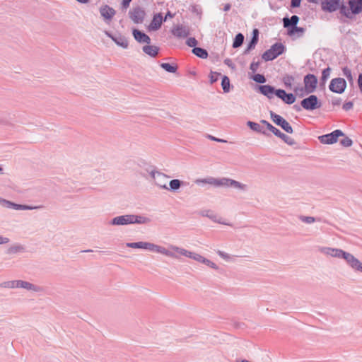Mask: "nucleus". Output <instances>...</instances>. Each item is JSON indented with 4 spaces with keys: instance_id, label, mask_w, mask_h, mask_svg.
Returning <instances> with one entry per match:
<instances>
[{
    "instance_id": "nucleus-41",
    "label": "nucleus",
    "mask_w": 362,
    "mask_h": 362,
    "mask_svg": "<svg viewBox=\"0 0 362 362\" xmlns=\"http://www.w3.org/2000/svg\"><path fill=\"white\" fill-rule=\"evenodd\" d=\"M342 72H343V74L344 76H345L347 79L349 80V82H353V76H352V74H351V70L347 67V66H345L342 69Z\"/></svg>"
},
{
    "instance_id": "nucleus-22",
    "label": "nucleus",
    "mask_w": 362,
    "mask_h": 362,
    "mask_svg": "<svg viewBox=\"0 0 362 362\" xmlns=\"http://www.w3.org/2000/svg\"><path fill=\"white\" fill-rule=\"evenodd\" d=\"M257 89L259 93L269 99H272L274 97L275 88L270 85H259L257 86Z\"/></svg>"
},
{
    "instance_id": "nucleus-54",
    "label": "nucleus",
    "mask_w": 362,
    "mask_h": 362,
    "mask_svg": "<svg viewBox=\"0 0 362 362\" xmlns=\"http://www.w3.org/2000/svg\"><path fill=\"white\" fill-rule=\"evenodd\" d=\"M353 106H354L353 103L351 101H349V102L345 103L343 105V109L346 111H349L353 108Z\"/></svg>"
},
{
    "instance_id": "nucleus-23",
    "label": "nucleus",
    "mask_w": 362,
    "mask_h": 362,
    "mask_svg": "<svg viewBox=\"0 0 362 362\" xmlns=\"http://www.w3.org/2000/svg\"><path fill=\"white\" fill-rule=\"evenodd\" d=\"M163 21V18L160 13L155 14L149 25V30L153 31L158 30L161 27Z\"/></svg>"
},
{
    "instance_id": "nucleus-57",
    "label": "nucleus",
    "mask_w": 362,
    "mask_h": 362,
    "mask_svg": "<svg viewBox=\"0 0 362 362\" xmlns=\"http://www.w3.org/2000/svg\"><path fill=\"white\" fill-rule=\"evenodd\" d=\"M208 137L211 141H215L221 142V143H226V142H227L226 140H224V139H218V138H216V137H215L214 136H211V135H209Z\"/></svg>"
},
{
    "instance_id": "nucleus-33",
    "label": "nucleus",
    "mask_w": 362,
    "mask_h": 362,
    "mask_svg": "<svg viewBox=\"0 0 362 362\" xmlns=\"http://www.w3.org/2000/svg\"><path fill=\"white\" fill-rule=\"evenodd\" d=\"M305 32V29L304 28L296 26L294 28H291V29L288 30V35L293 36L297 33L299 34L298 37H301Z\"/></svg>"
},
{
    "instance_id": "nucleus-5",
    "label": "nucleus",
    "mask_w": 362,
    "mask_h": 362,
    "mask_svg": "<svg viewBox=\"0 0 362 362\" xmlns=\"http://www.w3.org/2000/svg\"><path fill=\"white\" fill-rule=\"evenodd\" d=\"M286 50L285 46L281 42H276L262 54V59L265 61H272L282 54Z\"/></svg>"
},
{
    "instance_id": "nucleus-32",
    "label": "nucleus",
    "mask_w": 362,
    "mask_h": 362,
    "mask_svg": "<svg viewBox=\"0 0 362 362\" xmlns=\"http://www.w3.org/2000/svg\"><path fill=\"white\" fill-rule=\"evenodd\" d=\"M276 136L281 139L286 144H287L289 146H293L296 144V141L293 139L282 133L281 131L279 132V134H278Z\"/></svg>"
},
{
    "instance_id": "nucleus-58",
    "label": "nucleus",
    "mask_w": 362,
    "mask_h": 362,
    "mask_svg": "<svg viewBox=\"0 0 362 362\" xmlns=\"http://www.w3.org/2000/svg\"><path fill=\"white\" fill-rule=\"evenodd\" d=\"M10 240L7 237H4L0 235V245H4L9 243Z\"/></svg>"
},
{
    "instance_id": "nucleus-13",
    "label": "nucleus",
    "mask_w": 362,
    "mask_h": 362,
    "mask_svg": "<svg viewBox=\"0 0 362 362\" xmlns=\"http://www.w3.org/2000/svg\"><path fill=\"white\" fill-rule=\"evenodd\" d=\"M303 81L306 94L313 93L317 88V77L314 74H308L305 76Z\"/></svg>"
},
{
    "instance_id": "nucleus-50",
    "label": "nucleus",
    "mask_w": 362,
    "mask_h": 362,
    "mask_svg": "<svg viewBox=\"0 0 362 362\" xmlns=\"http://www.w3.org/2000/svg\"><path fill=\"white\" fill-rule=\"evenodd\" d=\"M257 42H258V41L256 40V38L252 37L250 41L247 44V47H248V49H255Z\"/></svg>"
},
{
    "instance_id": "nucleus-9",
    "label": "nucleus",
    "mask_w": 362,
    "mask_h": 362,
    "mask_svg": "<svg viewBox=\"0 0 362 362\" xmlns=\"http://www.w3.org/2000/svg\"><path fill=\"white\" fill-rule=\"evenodd\" d=\"M269 114L270 117L274 124L281 127L287 133L292 134L293 132L292 127L284 118L276 114L273 111H270Z\"/></svg>"
},
{
    "instance_id": "nucleus-56",
    "label": "nucleus",
    "mask_w": 362,
    "mask_h": 362,
    "mask_svg": "<svg viewBox=\"0 0 362 362\" xmlns=\"http://www.w3.org/2000/svg\"><path fill=\"white\" fill-rule=\"evenodd\" d=\"M301 0H291V6L292 8L299 7L300 5Z\"/></svg>"
},
{
    "instance_id": "nucleus-51",
    "label": "nucleus",
    "mask_w": 362,
    "mask_h": 362,
    "mask_svg": "<svg viewBox=\"0 0 362 362\" xmlns=\"http://www.w3.org/2000/svg\"><path fill=\"white\" fill-rule=\"evenodd\" d=\"M217 254L221 257L223 258V259L226 260V261H228L230 259V255H228V253L223 252V251H221V250H218L217 251Z\"/></svg>"
},
{
    "instance_id": "nucleus-61",
    "label": "nucleus",
    "mask_w": 362,
    "mask_h": 362,
    "mask_svg": "<svg viewBox=\"0 0 362 362\" xmlns=\"http://www.w3.org/2000/svg\"><path fill=\"white\" fill-rule=\"evenodd\" d=\"M174 17V14H173L170 11H168L165 18H163V21H165L168 18H173Z\"/></svg>"
},
{
    "instance_id": "nucleus-35",
    "label": "nucleus",
    "mask_w": 362,
    "mask_h": 362,
    "mask_svg": "<svg viewBox=\"0 0 362 362\" xmlns=\"http://www.w3.org/2000/svg\"><path fill=\"white\" fill-rule=\"evenodd\" d=\"M18 286V280L7 281L0 283V288H16Z\"/></svg>"
},
{
    "instance_id": "nucleus-15",
    "label": "nucleus",
    "mask_w": 362,
    "mask_h": 362,
    "mask_svg": "<svg viewBox=\"0 0 362 362\" xmlns=\"http://www.w3.org/2000/svg\"><path fill=\"white\" fill-rule=\"evenodd\" d=\"M151 176L155 180V184L159 187L160 188L168 189V187L167 186V179L169 177L165 174L160 172H155L152 170L150 173Z\"/></svg>"
},
{
    "instance_id": "nucleus-60",
    "label": "nucleus",
    "mask_w": 362,
    "mask_h": 362,
    "mask_svg": "<svg viewBox=\"0 0 362 362\" xmlns=\"http://www.w3.org/2000/svg\"><path fill=\"white\" fill-rule=\"evenodd\" d=\"M252 37H255L256 38V40L258 41L259 40V30L258 29H254L253 31H252Z\"/></svg>"
},
{
    "instance_id": "nucleus-52",
    "label": "nucleus",
    "mask_w": 362,
    "mask_h": 362,
    "mask_svg": "<svg viewBox=\"0 0 362 362\" xmlns=\"http://www.w3.org/2000/svg\"><path fill=\"white\" fill-rule=\"evenodd\" d=\"M268 130H269L271 132H272L275 136H277L278 134H279L280 130L277 129L276 127H274L272 124H268V127L267 128Z\"/></svg>"
},
{
    "instance_id": "nucleus-12",
    "label": "nucleus",
    "mask_w": 362,
    "mask_h": 362,
    "mask_svg": "<svg viewBox=\"0 0 362 362\" xmlns=\"http://www.w3.org/2000/svg\"><path fill=\"white\" fill-rule=\"evenodd\" d=\"M146 16L143 8L136 6L129 11V18L136 24L142 23Z\"/></svg>"
},
{
    "instance_id": "nucleus-3",
    "label": "nucleus",
    "mask_w": 362,
    "mask_h": 362,
    "mask_svg": "<svg viewBox=\"0 0 362 362\" xmlns=\"http://www.w3.org/2000/svg\"><path fill=\"white\" fill-rule=\"evenodd\" d=\"M126 245L127 247L131 248L148 250L149 251L165 255L172 258H177V256L175 253L170 252L165 247L148 242L141 241L135 243H127Z\"/></svg>"
},
{
    "instance_id": "nucleus-42",
    "label": "nucleus",
    "mask_w": 362,
    "mask_h": 362,
    "mask_svg": "<svg viewBox=\"0 0 362 362\" xmlns=\"http://www.w3.org/2000/svg\"><path fill=\"white\" fill-rule=\"evenodd\" d=\"M299 219L302 222L305 223H308V224L313 223H314L316 221V218L315 217H313V216H299Z\"/></svg>"
},
{
    "instance_id": "nucleus-47",
    "label": "nucleus",
    "mask_w": 362,
    "mask_h": 362,
    "mask_svg": "<svg viewBox=\"0 0 362 362\" xmlns=\"http://www.w3.org/2000/svg\"><path fill=\"white\" fill-rule=\"evenodd\" d=\"M274 95L279 98L283 100L286 94V92L283 89H275Z\"/></svg>"
},
{
    "instance_id": "nucleus-63",
    "label": "nucleus",
    "mask_w": 362,
    "mask_h": 362,
    "mask_svg": "<svg viewBox=\"0 0 362 362\" xmlns=\"http://www.w3.org/2000/svg\"><path fill=\"white\" fill-rule=\"evenodd\" d=\"M231 8V6L230 4H225L224 7H223V11H228Z\"/></svg>"
},
{
    "instance_id": "nucleus-24",
    "label": "nucleus",
    "mask_w": 362,
    "mask_h": 362,
    "mask_svg": "<svg viewBox=\"0 0 362 362\" xmlns=\"http://www.w3.org/2000/svg\"><path fill=\"white\" fill-rule=\"evenodd\" d=\"M17 288H22L35 292H40L42 291V287L23 280H18Z\"/></svg>"
},
{
    "instance_id": "nucleus-62",
    "label": "nucleus",
    "mask_w": 362,
    "mask_h": 362,
    "mask_svg": "<svg viewBox=\"0 0 362 362\" xmlns=\"http://www.w3.org/2000/svg\"><path fill=\"white\" fill-rule=\"evenodd\" d=\"M224 64H226V65H228V66H230V67H232V66H233V64L232 63L231 59H226L224 60Z\"/></svg>"
},
{
    "instance_id": "nucleus-26",
    "label": "nucleus",
    "mask_w": 362,
    "mask_h": 362,
    "mask_svg": "<svg viewBox=\"0 0 362 362\" xmlns=\"http://www.w3.org/2000/svg\"><path fill=\"white\" fill-rule=\"evenodd\" d=\"M348 4L352 14H358L362 11V0H349Z\"/></svg>"
},
{
    "instance_id": "nucleus-1",
    "label": "nucleus",
    "mask_w": 362,
    "mask_h": 362,
    "mask_svg": "<svg viewBox=\"0 0 362 362\" xmlns=\"http://www.w3.org/2000/svg\"><path fill=\"white\" fill-rule=\"evenodd\" d=\"M196 182L206 183L217 187H232L242 192H245L248 189V186L247 185L228 177L215 178L209 177L202 180H197Z\"/></svg>"
},
{
    "instance_id": "nucleus-16",
    "label": "nucleus",
    "mask_w": 362,
    "mask_h": 362,
    "mask_svg": "<svg viewBox=\"0 0 362 362\" xmlns=\"http://www.w3.org/2000/svg\"><path fill=\"white\" fill-rule=\"evenodd\" d=\"M343 0H322V9L328 12H334L339 9Z\"/></svg>"
},
{
    "instance_id": "nucleus-27",
    "label": "nucleus",
    "mask_w": 362,
    "mask_h": 362,
    "mask_svg": "<svg viewBox=\"0 0 362 362\" xmlns=\"http://www.w3.org/2000/svg\"><path fill=\"white\" fill-rule=\"evenodd\" d=\"M142 50L146 54L151 57H156L158 54L159 47L154 45H150V44H147L142 47Z\"/></svg>"
},
{
    "instance_id": "nucleus-18",
    "label": "nucleus",
    "mask_w": 362,
    "mask_h": 362,
    "mask_svg": "<svg viewBox=\"0 0 362 362\" xmlns=\"http://www.w3.org/2000/svg\"><path fill=\"white\" fill-rule=\"evenodd\" d=\"M320 251H321V252H322L327 255H329L332 257H337V258H339V259H342V257L346 252L341 249L332 248V247H322L320 249Z\"/></svg>"
},
{
    "instance_id": "nucleus-17",
    "label": "nucleus",
    "mask_w": 362,
    "mask_h": 362,
    "mask_svg": "<svg viewBox=\"0 0 362 362\" xmlns=\"http://www.w3.org/2000/svg\"><path fill=\"white\" fill-rule=\"evenodd\" d=\"M105 34L110 37L117 45L127 49L129 46L127 39L123 35L115 36L108 31H105Z\"/></svg>"
},
{
    "instance_id": "nucleus-19",
    "label": "nucleus",
    "mask_w": 362,
    "mask_h": 362,
    "mask_svg": "<svg viewBox=\"0 0 362 362\" xmlns=\"http://www.w3.org/2000/svg\"><path fill=\"white\" fill-rule=\"evenodd\" d=\"M132 35L135 40L139 43H146L148 45L151 42V40L148 35L138 29L134 28L132 30Z\"/></svg>"
},
{
    "instance_id": "nucleus-39",
    "label": "nucleus",
    "mask_w": 362,
    "mask_h": 362,
    "mask_svg": "<svg viewBox=\"0 0 362 362\" xmlns=\"http://www.w3.org/2000/svg\"><path fill=\"white\" fill-rule=\"evenodd\" d=\"M282 100L288 105H291L296 101V97L293 93H286L284 98Z\"/></svg>"
},
{
    "instance_id": "nucleus-31",
    "label": "nucleus",
    "mask_w": 362,
    "mask_h": 362,
    "mask_svg": "<svg viewBox=\"0 0 362 362\" xmlns=\"http://www.w3.org/2000/svg\"><path fill=\"white\" fill-rule=\"evenodd\" d=\"M192 53L201 59H206L208 57L207 51L202 47H194L192 50Z\"/></svg>"
},
{
    "instance_id": "nucleus-20",
    "label": "nucleus",
    "mask_w": 362,
    "mask_h": 362,
    "mask_svg": "<svg viewBox=\"0 0 362 362\" xmlns=\"http://www.w3.org/2000/svg\"><path fill=\"white\" fill-rule=\"evenodd\" d=\"M25 252H26V247L23 245H22L19 243H16L14 244L9 245L7 247V249L5 251V254H6L8 255H16V254H19V253H23Z\"/></svg>"
},
{
    "instance_id": "nucleus-46",
    "label": "nucleus",
    "mask_w": 362,
    "mask_h": 362,
    "mask_svg": "<svg viewBox=\"0 0 362 362\" xmlns=\"http://www.w3.org/2000/svg\"><path fill=\"white\" fill-rule=\"evenodd\" d=\"M198 42L194 37H189L187 41L186 44L190 47H197L196 45H197Z\"/></svg>"
},
{
    "instance_id": "nucleus-4",
    "label": "nucleus",
    "mask_w": 362,
    "mask_h": 362,
    "mask_svg": "<svg viewBox=\"0 0 362 362\" xmlns=\"http://www.w3.org/2000/svg\"><path fill=\"white\" fill-rule=\"evenodd\" d=\"M170 249H172L173 251H175L177 253H179L183 256L191 258L198 262L202 263L215 270L218 269V267L217 266L216 264H215L210 259L205 258L204 257L202 256L199 254L188 251L184 248L179 247L175 245H170Z\"/></svg>"
},
{
    "instance_id": "nucleus-53",
    "label": "nucleus",
    "mask_w": 362,
    "mask_h": 362,
    "mask_svg": "<svg viewBox=\"0 0 362 362\" xmlns=\"http://www.w3.org/2000/svg\"><path fill=\"white\" fill-rule=\"evenodd\" d=\"M294 91L297 95L299 97H303L304 95V91L305 90V88H295Z\"/></svg>"
},
{
    "instance_id": "nucleus-43",
    "label": "nucleus",
    "mask_w": 362,
    "mask_h": 362,
    "mask_svg": "<svg viewBox=\"0 0 362 362\" xmlns=\"http://www.w3.org/2000/svg\"><path fill=\"white\" fill-rule=\"evenodd\" d=\"M340 144L344 147H349L353 144V141L349 137L344 135V138L340 140Z\"/></svg>"
},
{
    "instance_id": "nucleus-37",
    "label": "nucleus",
    "mask_w": 362,
    "mask_h": 362,
    "mask_svg": "<svg viewBox=\"0 0 362 362\" xmlns=\"http://www.w3.org/2000/svg\"><path fill=\"white\" fill-rule=\"evenodd\" d=\"M160 67L169 73H175L177 70V65H173L169 63H162L160 64Z\"/></svg>"
},
{
    "instance_id": "nucleus-49",
    "label": "nucleus",
    "mask_w": 362,
    "mask_h": 362,
    "mask_svg": "<svg viewBox=\"0 0 362 362\" xmlns=\"http://www.w3.org/2000/svg\"><path fill=\"white\" fill-rule=\"evenodd\" d=\"M259 64H260V62L258 61V62H252L251 64H250V69L252 71V72L255 73L257 71L259 66Z\"/></svg>"
},
{
    "instance_id": "nucleus-10",
    "label": "nucleus",
    "mask_w": 362,
    "mask_h": 362,
    "mask_svg": "<svg viewBox=\"0 0 362 362\" xmlns=\"http://www.w3.org/2000/svg\"><path fill=\"white\" fill-rule=\"evenodd\" d=\"M344 132L340 129H336L329 134L320 136V141L324 144H333L336 143L339 136H344Z\"/></svg>"
},
{
    "instance_id": "nucleus-2",
    "label": "nucleus",
    "mask_w": 362,
    "mask_h": 362,
    "mask_svg": "<svg viewBox=\"0 0 362 362\" xmlns=\"http://www.w3.org/2000/svg\"><path fill=\"white\" fill-rule=\"evenodd\" d=\"M151 222V219L148 217L135 215V214H126L118 216L113 218L110 225L112 226H125L129 224H146Z\"/></svg>"
},
{
    "instance_id": "nucleus-25",
    "label": "nucleus",
    "mask_w": 362,
    "mask_h": 362,
    "mask_svg": "<svg viewBox=\"0 0 362 362\" xmlns=\"http://www.w3.org/2000/svg\"><path fill=\"white\" fill-rule=\"evenodd\" d=\"M299 21V17L296 15L292 16L290 18L288 17H284L283 18V24L284 27L287 28L288 30L291 29V28H294L297 26Z\"/></svg>"
},
{
    "instance_id": "nucleus-45",
    "label": "nucleus",
    "mask_w": 362,
    "mask_h": 362,
    "mask_svg": "<svg viewBox=\"0 0 362 362\" xmlns=\"http://www.w3.org/2000/svg\"><path fill=\"white\" fill-rule=\"evenodd\" d=\"M284 83L286 87H291L292 83L294 81V77L292 76H286L283 79Z\"/></svg>"
},
{
    "instance_id": "nucleus-21",
    "label": "nucleus",
    "mask_w": 362,
    "mask_h": 362,
    "mask_svg": "<svg viewBox=\"0 0 362 362\" xmlns=\"http://www.w3.org/2000/svg\"><path fill=\"white\" fill-rule=\"evenodd\" d=\"M172 33L177 37L185 38L189 35V30L183 25H178L172 30Z\"/></svg>"
},
{
    "instance_id": "nucleus-64",
    "label": "nucleus",
    "mask_w": 362,
    "mask_h": 362,
    "mask_svg": "<svg viewBox=\"0 0 362 362\" xmlns=\"http://www.w3.org/2000/svg\"><path fill=\"white\" fill-rule=\"evenodd\" d=\"M340 103H341V100L340 99L332 100V105H339Z\"/></svg>"
},
{
    "instance_id": "nucleus-38",
    "label": "nucleus",
    "mask_w": 362,
    "mask_h": 362,
    "mask_svg": "<svg viewBox=\"0 0 362 362\" xmlns=\"http://www.w3.org/2000/svg\"><path fill=\"white\" fill-rule=\"evenodd\" d=\"M330 73H331L330 67H327V68L323 69V71L322 72L321 79H320L322 83L325 84L326 83L327 80L329 78Z\"/></svg>"
},
{
    "instance_id": "nucleus-29",
    "label": "nucleus",
    "mask_w": 362,
    "mask_h": 362,
    "mask_svg": "<svg viewBox=\"0 0 362 362\" xmlns=\"http://www.w3.org/2000/svg\"><path fill=\"white\" fill-rule=\"evenodd\" d=\"M185 182L178 179H173L169 182V187L168 190H170L172 192H177L182 185H184Z\"/></svg>"
},
{
    "instance_id": "nucleus-40",
    "label": "nucleus",
    "mask_w": 362,
    "mask_h": 362,
    "mask_svg": "<svg viewBox=\"0 0 362 362\" xmlns=\"http://www.w3.org/2000/svg\"><path fill=\"white\" fill-rule=\"evenodd\" d=\"M252 78L258 83H264L267 81L265 76L260 74L253 75Z\"/></svg>"
},
{
    "instance_id": "nucleus-11",
    "label": "nucleus",
    "mask_w": 362,
    "mask_h": 362,
    "mask_svg": "<svg viewBox=\"0 0 362 362\" xmlns=\"http://www.w3.org/2000/svg\"><path fill=\"white\" fill-rule=\"evenodd\" d=\"M346 88V81L343 78H334L331 80L329 88L336 93L341 94L344 92Z\"/></svg>"
},
{
    "instance_id": "nucleus-28",
    "label": "nucleus",
    "mask_w": 362,
    "mask_h": 362,
    "mask_svg": "<svg viewBox=\"0 0 362 362\" xmlns=\"http://www.w3.org/2000/svg\"><path fill=\"white\" fill-rule=\"evenodd\" d=\"M200 214L202 216L208 217L209 218H210L211 220H212L214 222H217L219 223H223V222L221 221L218 215L211 210H209V209L202 210L200 211Z\"/></svg>"
},
{
    "instance_id": "nucleus-7",
    "label": "nucleus",
    "mask_w": 362,
    "mask_h": 362,
    "mask_svg": "<svg viewBox=\"0 0 362 362\" xmlns=\"http://www.w3.org/2000/svg\"><path fill=\"white\" fill-rule=\"evenodd\" d=\"M0 205L4 208L13 209L15 210H34L42 207V206H29L25 204H16L3 198H0Z\"/></svg>"
},
{
    "instance_id": "nucleus-55",
    "label": "nucleus",
    "mask_w": 362,
    "mask_h": 362,
    "mask_svg": "<svg viewBox=\"0 0 362 362\" xmlns=\"http://www.w3.org/2000/svg\"><path fill=\"white\" fill-rule=\"evenodd\" d=\"M132 0H122V8L126 10L129 6Z\"/></svg>"
},
{
    "instance_id": "nucleus-8",
    "label": "nucleus",
    "mask_w": 362,
    "mask_h": 362,
    "mask_svg": "<svg viewBox=\"0 0 362 362\" xmlns=\"http://www.w3.org/2000/svg\"><path fill=\"white\" fill-rule=\"evenodd\" d=\"M300 105L303 109L312 111L320 108L322 104L315 95H310L301 100Z\"/></svg>"
},
{
    "instance_id": "nucleus-6",
    "label": "nucleus",
    "mask_w": 362,
    "mask_h": 362,
    "mask_svg": "<svg viewBox=\"0 0 362 362\" xmlns=\"http://www.w3.org/2000/svg\"><path fill=\"white\" fill-rule=\"evenodd\" d=\"M99 13L104 23L107 25H110L117 11L115 8L110 6L109 5L103 4L101 5L99 8Z\"/></svg>"
},
{
    "instance_id": "nucleus-48",
    "label": "nucleus",
    "mask_w": 362,
    "mask_h": 362,
    "mask_svg": "<svg viewBox=\"0 0 362 362\" xmlns=\"http://www.w3.org/2000/svg\"><path fill=\"white\" fill-rule=\"evenodd\" d=\"M219 75H221V74L211 71L210 74V83L213 84L216 82Z\"/></svg>"
},
{
    "instance_id": "nucleus-30",
    "label": "nucleus",
    "mask_w": 362,
    "mask_h": 362,
    "mask_svg": "<svg viewBox=\"0 0 362 362\" xmlns=\"http://www.w3.org/2000/svg\"><path fill=\"white\" fill-rule=\"evenodd\" d=\"M247 125L253 131L256 132H258V133H261L264 135H266V136H268L269 134L262 129V127L260 126V124L255 122H252V121H248L247 122Z\"/></svg>"
},
{
    "instance_id": "nucleus-14",
    "label": "nucleus",
    "mask_w": 362,
    "mask_h": 362,
    "mask_svg": "<svg viewBox=\"0 0 362 362\" xmlns=\"http://www.w3.org/2000/svg\"><path fill=\"white\" fill-rule=\"evenodd\" d=\"M342 259H344L346 264L355 271L362 272V262H360L356 257L352 254L345 252Z\"/></svg>"
},
{
    "instance_id": "nucleus-36",
    "label": "nucleus",
    "mask_w": 362,
    "mask_h": 362,
    "mask_svg": "<svg viewBox=\"0 0 362 362\" xmlns=\"http://www.w3.org/2000/svg\"><path fill=\"white\" fill-rule=\"evenodd\" d=\"M230 79L227 76H223L221 80V86L224 93L230 91Z\"/></svg>"
},
{
    "instance_id": "nucleus-44",
    "label": "nucleus",
    "mask_w": 362,
    "mask_h": 362,
    "mask_svg": "<svg viewBox=\"0 0 362 362\" xmlns=\"http://www.w3.org/2000/svg\"><path fill=\"white\" fill-rule=\"evenodd\" d=\"M339 9L340 10L341 14L345 16L346 18H351V13L347 10L346 7L343 4V3L341 4Z\"/></svg>"
},
{
    "instance_id": "nucleus-34",
    "label": "nucleus",
    "mask_w": 362,
    "mask_h": 362,
    "mask_svg": "<svg viewBox=\"0 0 362 362\" xmlns=\"http://www.w3.org/2000/svg\"><path fill=\"white\" fill-rule=\"evenodd\" d=\"M244 42V35L242 33H238L233 42V47L238 48L240 47Z\"/></svg>"
},
{
    "instance_id": "nucleus-59",
    "label": "nucleus",
    "mask_w": 362,
    "mask_h": 362,
    "mask_svg": "<svg viewBox=\"0 0 362 362\" xmlns=\"http://www.w3.org/2000/svg\"><path fill=\"white\" fill-rule=\"evenodd\" d=\"M358 86L360 89V91L362 93V74H360L358 75Z\"/></svg>"
}]
</instances>
